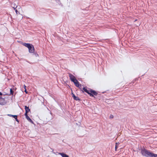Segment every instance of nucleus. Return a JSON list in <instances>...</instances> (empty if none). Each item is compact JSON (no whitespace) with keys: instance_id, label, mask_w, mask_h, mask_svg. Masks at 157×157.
<instances>
[{"instance_id":"nucleus-29","label":"nucleus","mask_w":157,"mask_h":157,"mask_svg":"<svg viewBox=\"0 0 157 157\" xmlns=\"http://www.w3.org/2000/svg\"><path fill=\"white\" fill-rule=\"evenodd\" d=\"M2 94L0 92V95H2Z\"/></svg>"},{"instance_id":"nucleus-23","label":"nucleus","mask_w":157,"mask_h":157,"mask_svg":"<svg viewBox=\"0 0 157 157\" xmlns=\"http://www.w3.org/2000/svg\"><path fill=\"white\" fill-rule=\"evenodd\" d=\"M117 147H118V146H117V145H116L115 147V150L116 151L117 150Z\"/></svg>"},{"instance_id":"nucleus-8","label":"nucleus","mask_w":157,"mask_h":157,"mask_svg":"<svg viewBox=\"0 0 157 157\" xmlns=\"http://www.w3.org/2000/svg\"><path fill=\"white\" fill-rule=\"evenodd\" d=\"M22 44L23 45L26 47L28 48H29V47L31 44H30L29 43H23Z\"/></svg>"},{"instance_id":"nucleus-30","label":"nucleus","mask_w":157,"mask_h":157,"mask_svg":"<svg viewBox=\"0 0 157 157\" xmlns=\"http://www.w3.org/2000/svg\"><path fill=\"white\" fill-rule=\"evenodd\" d=\"M13 8H14V9L15 10H16V8H14V7H13Z\"/></svg>"},{"instance_id":"nucleus-21","label":"nucleus","mask_w":157,"mask_h":157,"mask_svg":"<svg viewBox=\"0 0 157 157\" xmlns=\"http://www.w3.org/2000/svg\"><path fill=\"white\" fill-rule=\"evenodd\" d=\"M28 113L27 112H25V116L26 117H27L28 116H29L28 115Z\"/></svg>"},{"instance_id":"nucleus-24","label":"nucleus","mask_w":157,"mask_h":157,"mask_svg":"<svg viewBox=\"0 0 157 157\" xmlns=\"http://www.w3.org/2000/svg\"><path fill=\"white\" fill-rule=\"evenodd\" d=\"M120 143H116V145H117V146Z\"/></svg>"},{"instance_id":"nucleus-6","label":"nucleus","mask_w":157,"mask_h":157,"mask_svg":"<svg viewBox=\"0 0 157 157\" xmlns=\"http://www.w3.org/2000/svg\"><path fill=\"white\" fill-rule=\"evenodd\" d=\"M58 154L60 155L62 157H69V155L64 153H58Z\"/></svg>"},{"instance_id":"nucleus-12","label":"nucleus","mask_w":157,"mask_h":157,"mask_svg":"<svg viewBox=\"0 0 157 157\" xmlns=\"http://www.w3.org/2000/svg\"><path fill=\"white\" fill-rule=\"evenodd\" d=\"M137 80V79L136 78L134 79L132 82H131V83H129V85L130 86H131V85H133V84H134L135 82Z\"/></svg>"},{"instance_id":"nucleus-14","label":"nucleus","mask_w":157,"mask_h":157,"mask_svg":"<svg viewBox=\"0 0 157 157\" xmlns=\"http://www.w3.org/2000/svg\"><path fill=\"white\" fill-rule=\"evenodd\" d=\"M74 100H75L76 101H80V99L78 97L76 96V97L74 98Z\"/></svg>"},{"instance_id":"nucleus-25","label":"nucleus","mask_w":157,"mask_h":157,"mask_svg":"<svg viewBox=\"0 0 157 157\" xmlns=\"http://www.w3.org/2000/svg\"><path fill=\"white\" fill-rule=\"evenodd\" d=\"M15 12H16V13H17V12H18V11H17V10H15Z\"/></svg>"},{"instance_id":"nucleus-4","label":"nucleus","mask_w":157,"mask_h":157,"mask_svg":"<svg viewBox=\"0 0 157 157\" xmlns=\"http://www.w3.org/2000/svg\"><path fill=\"white\" fill-rule=\"evenodd\" d=\"M29 49V53H33L34 52V48L33 46L31 44V45L29 47V48H28Z\"/></svg>"},{"instance_id":"nucleus-2","label":"nucleus","mask_w":157,"mask_h":157,"mask_svg":"<svg viewBox=\"0 0 157 157\" xmlns=\"http://www.w3.org/2000/svg\"><path fill=\"white\" fill-rule=\"evenodd\" d=\"M9 98V97L7 96L5 97L4 98L0 97V105H6L8 101Z\"/></svg>"},{"instance_id":"nucleus-22","label":"nucleus","mask_w":157,"mask_h":157,"mask_svg":"<svg viewBox=\"0 0 157 157\" xmlns=\"http://www.w3.org/2000/svg\"><path fill=\"white\" fill-rule=\"evenodd\" d=\"M113 115H110V118L112 119V118H113Z\"/></svg>"},{"instance_id":"nucleus-28","label":"nucleus","mask_w":157,"mask_h":157,"mask_svg":"<svg viewBox=\"0 0 157 157\" xmlns=\"http://www.w3.org/2000/svg\"><path fill=\"white\" fill-rule=\"evenodd\" d=\"M80 89H81V88H82V86H81H81H79L78 87Z\"/></svg>"},{"instance_id":"nucleus-11","label":"nucleus","mask_w":157,"mask_h":157,"mask_svg":"<svg viewBox=\"0 0 157 157\" xmlns=\"http://www.w3.org/2000/svg\"><path fill=\"white\" fill-rule=\"evenodd\" d=\"M26 118L29 122L31 123L32 124H34L33 122L29 116H28L27 117H26Z\"/></svg>"},{"instance_id":"nucleus-15","label":"nucleus","mask_w":157,"mask_h":157,"mask_svg":"<svg viewBox=\"0 0 157 157\" xmlns=\"http://www.w3.org/2000/svg\"><path fill=\"white\" fill-rule=\"evenodd\" d=\"M75 85L77 87H78L79 86H81V84H79V82H78L77 83H76L75 84Z\"/></svg>"},{"instance_id":"nucleus-16","label":"nucleus","mask_w":157,"mask_h":157,"mask_svg":"<svg viewBox=\"0 0 157 157\" xmlns=\"http://www.w3.org/2000/svg\"><path fill=\"white\" fill-rule=\"evenodd\" d=\"M10 94L13 95V90H12V89L11 88L10 89Z\"/></svg>"},{"instance_id":"nucleus-20","label":"nucleus","mask_w":157,"mask_h":157,"mask_svg":"<svg viewBox=\"0 0 157 157\" xmlns=\"http://www.w3.org/2000/svg\"><path fill=\"white\" fill-rule=\"evenodd\" d=\"M17 116H16V117H15V118H14L15 119L16 121L17 122H18V123H19V120L17 119Z\"/></svg>"},{"instance_id":"nucleus-17","label":"nucleus","mask_w":157,"mask_h":157,"mask_svg":"<svg viewBox=\"0 0 157 157\" xmlns=\"http://www.w3.org/2000/svg\"><path fill=\"white\" fill-rule=\"evenodd\" d=\"M74 82L75 85V84L76 83H77L78 82V80H77V79H76L75 81H74V82Z\"/></svg>"},{"instance_id":"nucleus-10","label":"nucleus","mask_w":157,"mask_h":157,"mask_svg":"<svg viewBox=\"0 0 157 157\" xmlns=\"http://www.w3.org/2000/svg\"><path fill=\"white\" fill-rule=\"evenodd\" d=\"M25 112L28 113L29 111H30V109H29V107H27L26 106H25Z\"/></svg>"},{"instance_id":"nucleus-19","label":"nucleus","mask_w":157,"mask_h":157,"mask_svg":"<svg viewBox=\"0 0 157 157\" xmlns=\"http://www.w3.org/2000/svg\"><path fill=\"white\" fill-rule=\"evenodd\" d=\"M71 95L73 99L74 98L76 97L74 94L72 92L71 93Z\"/></svg>"},{"instance_id":"nucleus-13","label":"nucleus","mask_w":157,"mask_h":157,"mask_svg":"<svg viewBox=\"0 0 157 157\" xmlns=\"http://www.w3.org/2000/svg\"><path fill=\"white\" fill-rule=\"evenodd\" d=\"M7 116H9V117H13V118H15V117H16V116L17 115H12V114H7Z\"/></svg>"},{"instance_id":"nucleus-18","label":"nucleus","mask_w":157,"mask_h":157,"mask_svg":"<svg viewBox=\"0 0 157 157\" xmlns=\"http://www.w3.org/2000/svg\"><path fill=\"white\" fill-rule=\"evenodd\" d=\"M33 53V54L35 55L36 57H37L38 56V55L36 52H34Z\"/></svg>"},{"instance_id":"nucleus-1","label":"nucleus","mask_w":157,"mask_h":157,"mask_svg":"<svg viewBox=\"0 0 157 157\" xmlns=\"http://www.w3.org/2000/svg\"><path fill=\"white\" fill-rule=\"evenodd\" d=\"M141 153L142 155L146 157H157V154L151 152L145 148H141Z\"/></svg>"},{"instance_id":"nucleus-5","label":"nucleus","mask_w":157,"mask_h":157,"mask_svg":"<svg viewBox=\"0 0 157 157\" xmlns=\"http://www.w3.org/2000/svg\"><path fill=\"white\" fill-rule=\"evenodd\" d=\"M69 75L70 77V79L71 81L74 82V81H75L76 79L74 76L72 75L71 73L69 74Z\"/></svg>"},{"instance_id":"nucleus-31","label":"nucleus","mask_w":157,"mask_h":157,"mask_svg":"<svg viewBox=\"0 0 157 157\" xmlns=\"http://www.w3.org/2000/svg\"><path fill=\"white\" fill-rule=\"evenodd\" d=\"M104 93H105V92H102V94H104Z\"/></svg>"},{"instance_id":"nucleus-3","label":"nucleus","mask_w":157,"mask_h":157,"mask_svg":"<svg viewBox=\"0 0 157 157\" xmlns=\"http://www.w3.org/2000/svg\"><path fill=\"white\" fill-rule=\"evenodd\" d=\"M90 90V94H89L90 97H94V95L97 96L98 94V93L96 91L93 90L91 89H89Z\"/></svg>"},{"instance_id":"nucleus-9","label":"nucleus","mask_w":157,"mask_h":157,"mask_svg":"<svg viewBox=\"0 0 157 157\" xmlns=\"http://www.w3.org/2000/svg\"><path fill=\"white\" fill-rule=\"evenodd\" d=\"M82 89L85 92L87 93L88 94H90V90H88L86 87H83Z\"/></svg>"},{"instance_id":"nucleus-7","label":"nucleus","mask_w":157,"mask_h":157,"mask_svg":"<svg viewBox=\"0 0 157 157\" xmlns=\"http://www.w3.org/2000/svg\"><path fill=\"white\" fill-rule=\"evenodd\" d=\"M22 44L23 45L26 47L28 48H29V47L31 44H30L29 43H23Z\"/></svg>"},{"instance_id":"nucleus-27","label":"nucleus","mask_w":157,"mask_h":157,"mask_svg":"<svg viewBox=\"0 0 157 157\" xmlns=\"http://www.w3.org/2000/svg\"><path fill=\"white\" fill-rule=\"evenodd\" d=\"M24 89H25V90L26 89V86L25 85H24Z\"/></svg>"},{"instance_id":"nucleus-26","label":"nucleus","mask_w":157,"mask_h":157,"mask_svg":"<svg viewBox=\"0 0 157 157\" xmlns=\"http://www.w3.org/2000/svg\"><path fill=\"white\" fill-rule=\"evenodd\" d=\"M25 92L26 94H27L28 93V92L27 91V90L26 89L25 90Z\"/></svg>"}]
</instances>
